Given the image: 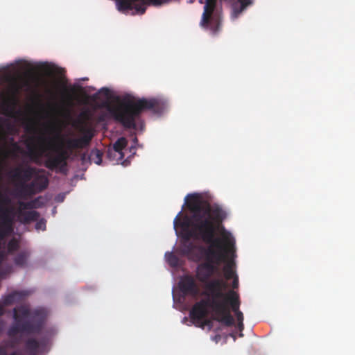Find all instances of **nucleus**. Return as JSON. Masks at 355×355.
<instances>
[{
    "instance_id": "f257e3e1",
    "label": "nucleus",
    "mask_w": 355,
    "mask_h": 355,
    "mask_svg": "<svg viewBox=\"0 0 355 355\" xmlns=\"http://www.w3.org/2000/svg\"><path fill=\"white\" fill-rule=\"evenodd\" d=\"M224 245L219 242L207 243L208 246L195 245L192 242H184L180 245L181 253L195 261L204 260L196 268V277L204 284L205 291L201 295H222V290L227 287L226 282L221 279L211 277L218 271V266L225 261L227 257L235 256V241L230 233L223 235Z\"/></svg>"
},
{
    "instance_id": "f03ea898",
    "label": "nucleus",
    "mask_w": 355,
    "mask_h": 355,
    "mask_svg": "<svg viewBox=\"0 0 355 355\" xmlns=\"http://www.w3.org/2000/svg\"><path fill=\"white\" fill-rule=\"evenodd\" d=\"M187 206L191 213L190 218H180L182 211L175 216L173 224L175 228L178 226L186 230L183 238L184 242H189L193 238L205 243L219 242L216 238V232L220 223L225 218V212L218 206H211L210 203L203 200L199 194H189L185 198Z\"/></svg>"
},
{
    "instance_id": "7ed1b4c3",
    "label": "nucleus",
    "mask_w": 355,
    "mask_h": 355,
    "mask_svg": "<svg viewBox=\"0 0 355 355\" xmlns=\"http://www.w3.org/2000/svg\"><path fill=\"white\" fill-rule=\"evenodd\" d=\"M93 136L94 135L90 129L85 130L83 136L80 138L64 139L58 134L54 139L58 141V144L50 145V149L54 154L47 153L45 155V166L51 171L56 169L60 173L66 174L67 172V159L70 155L69 150L87 147L90 144Z\"/></svg>"
},
{
    "instance_id": "20e7f679",
    "label": "nucleus",
    "mask_w": 355,
    "mask_h": 355,
    "mask_svg": "<svg viewBox=\"0 0 355 355\" xmlns=\"http://www.w3.org/2000/svg\"><path fill=\"white\" fill-rule=\"evenodd\" d=\"M164 110V103L157 98H141L137 101L128 100L120 105L109 108V112L115 121L125 128L137 129L136 121L144 110H150L155 114H161Z\"/></svg>"
},
{
    "instance_id": "39448f33",
    "label": "nucleus",
    "mask_w": 355,
    "mask_h": 355,
    "mask_svg": "<svg viewBox=\"0 0 355 355\" xmlns=\"http://www.w3.org/2000/svg\"><path fill=\"white\" fill-rule=\"evenodd\" d=\"M207 299H202L197 302L189 313V317L193 324L200 322L207 316V308H210L214 313V319L227 327L234 324V318L229 313L223 302L217 300L214 295H203Z\"/></svg>"
},
{
    "instance_id": "423d86ee",
    "label": "nucleus",
    "mask_w": 355,
    "mask_h": 355,
    "mask_svg": "<svg viewBox=\"0 0 355 355\" xmlns=\"http://www.w3.org/2000/svg\"><path fill=\"white\" fill-rule=\"evenodd\" d=\"M30 316L28 308L21 306L13 309V318L16 321L8 330L10 338L16 336L19 333L28 334H39L42 331L45 324V316L42 311L35 310L28 320L20 323V318Z\"/></svg>"
},
{
    "instance_id": "0eeeda50",
    "label": "nucleus",
    "mask_w": 355,
    "mask_h": 355,
    "mask_svg": "<svg viewBox=\"0 0 355 355\" xmlns=\"http://www.w3.org/2000/svg\"><path fill=\"white\" fill-rule=\"evenodd\" d=\"M40 170L36 167L30 165H19L14 168L10 172V177L13 182H15L19 185L18 195L23 198L26 191L24 189V184H28L32 181L33 177L36 173H40Z\"/></svg>"
},
{
    "instance_id": "6e6552de",
    "label": "nucleus",
    "mask_w": 355,
    "mask_h": 355,
    "mask_svg": "<svg viewBox=\"0 0 355 355\" xmlns=\"http://www.w3.org/2000/svg\"><path fill=\"white\" fill-rule=\"evenodd\" d=\"M22 87L17 83H13L11 86L10 92L3 96L2 101L0 103V114L7 116H14L19 100L17 95Z\"/></svg>"
},
{
    "instance_id": "1a4fd4ad",
    "label": "nucleus",
    "mask_w": 355,
    "mask_h": 355,
    "mask_svg": "<svg viewBox=\"0 0 355 355\" xmlns=\"http://www.w3.org/2000/svg\"><path fill=\"white\" fill-rule=\"evenodd\" d=\"M216 0H206L204 12L202 16L201 24L205 27H209L214 34L219 31L220 22L218 17L213 15L216 7Z\"/></svg>"
},
{
    "instance_id": "9d476101",
    "label": "nucleus",
    "mask_w": 355,
    "mask_h": 355,
    "mask_svg": "<svg viewBox=\"0 0 355 355\" xmlns=\"http://www.w3.org/2000/svg\"><path fill=\"white\" fill-rule=\"evenodd\" d=\"M49 185V179L45 175L36 173L32 181L28 184H24V189L26 193L23 198L30 197L45 190Z\"/></svg>"
},
{
    "instance_id": "9b49d317",
    "label": "nucleus",
    "mask_w": 355,
    "mask_h": 355,
    "mask_svg": "<svg viewBox=\"0 0 355 355\" xmlns=\"http://www.w3.org/2000/svg\"><path fill=\"white\" fill-rule=\"evenodd\" d=\"M217 300L225 303V308L230 315L232 314L230 313L229 305L231 306L232 311H234L235 314L240 311V300L239 294L232 290L229 291L227 293H225L224 290H222V295L217 297Z\"/></svg>"
},
{
    "instance_id": "f8f14e48",
    "label": "nucleus",
    "mask_w": 355,
    "mask_h": 355,
    "mask_svg": "<svg viewBox=\"0 0 355 355\" xmlns=\"http://www.w3.org/2000/svg\"><path fill=\"white\" fill-rule=\"evenodd\" d=\"M40 218V214L37 211H19L18 218L19 220L24 224H28L32 221H37L35 224V229L37 230H46V220L44 218L38 220Z\"/></svg>"
},
{
    "instance_id": "ddd939ff",
    "label": "nucleus",
    "mask_w": 355,
    "mask_h": 355,
    "mask_svg": "<svg viewBox=\"0 0 355 355\" xmlns=\"http://www.w3.org/2000/svg\"><path fill=\"white\" fill-rule=\"evenodd\" d=\"M179 288L185 295L196 297L199 295V288L191 275L184 276L179 282Z\"/></svg>"
},
{
    "instance_id": "4468645a",
    "label": "nucleus",
    "mask_w": 355,
    "mask_h": 355,
    "mask_svg": "<svg viewBox=\"0 0 355 355\" xmlns=\"http://www.w3.org/2000/svg\"><path fill=\"white\" fill-rule=\"evenodd\" d=\"M46 342L44 339L38 340L34 338H28L25 342V349L28 355H37L45 352Z\"/></svg>"
},
{
    "instance_id": "2eb2a0df",
    "label": "nucleus",
    "mask_w": 355,
    "mask_h": 355,
    "mask_svg": "<svg viewBox=\"0 0 355 355\" xmlns=\"http://www.w3.org/2000/svg\"><path fill=\"white\" fill-rule=\"evenodd\" d=\"M13 224V208L10 207H0V227L11 232Z\"/></svg>"
},
{
    "instance_id": "dca6fc26",
    "label": "nucleus",
    "mask_w": 355,
    "mask_h": 355,
    "mask_svg": "<svg viewBox=\"0 0 355 355\" xmlns=\"http://www.w3.org/2000/svg\"><path fill=\"white\" fill-rule=\"evenodd\" d=\"M26 296L24 292L15 291L3 297L2 304L3 306H9L15 302H19Z\"/></svg>"
},
{
    "instance_id": "f3484780",
    "label": "nucleus",
    "mask_w": 355,
    "mask_h": 355,
    "mask_svg": "<svg viewBox=\"0 0 355 355\" xmlns=\"http://www.w3.org/2000/svg\"><path fill=\"white\" fill-rule=\"evenodd\" d=\"M234 262L228 261L227 263L225 266L223 270L225 273V277L227 280L231 279L234 278L235 275V272L233 269Z\"/></svg>"
},
{
    "instance_id": "a211bd4d",
    "label": "nucleus",
    "mask_w": 355,
    "mask_h": 355,
    "mask_svg": "<svg viewBox=\"0 0 355 355\" xmlns=\"http://www.w3.org/2000/svg\"><path fill=\"white\" fill-rule=\"evenodd\" d=\"M27 258L28 254L26 252H20L15 257L14 259L15 263L17 266L24 267L26 264Z\"/></svg>"
},
{
    "instance_id": "6ab92c4d",
    "label": "nucleus",
    "mask_w": 355,
    "mask_h": 355,
    "mask_svg": "<svg viewBox=\"0 0 355 355\" xmlns=\"http://www.w3.org/2000/svg\"><path fill=\"white\" fill-rule=\"evenodd\" d=\"M126 146H127L126 139L125 137H120L114 144L113 148L116 152L121 153L122 150L124 149Z\"/></svg>"
},
{
    "instance_id": "aec40b11",
    "label": "nucleus",
    "mask_w": 355,
    "mask_h": 355,
    "mask_svg": "<svg viewBox=\"0 0 355 355\" xmlns=\"http://www.w3.org/2000/svg\"><path fill=\"white\" fill-rule=\"evenodd\" d=\"M165 257L171 266L175 267L178 265L179 259L173 252H166Z\"/></svg>"
},
{
    "instance_id": "412c9836",
    "label": "nucleus",
    "mask_w": 355,
    "mask_h": 355,
    "mask_svg": "<svg viewBox=\"0 0 355 355\" xmlns=\"http://www.w3.org/2000/svg\"><path fill=\"white\" fill-rule=\"evenodd\" d=\"M19 248V243L17 240L15 239H11L8 243V252L11 253L16 250H17Z\"/></svg>"
},
{
    "instance_id": "4be33fe9",
    "label": "nucleus",
    "mask_w": 355,
    "mask_h": 355,
    "mask_svg": "<svg viewBox=\"0 0 355 355\" xmlns=\"http://www.w3.org/2000/svg\"><path fill=\"white\" fill-rule=\"evenodd\" d=\"M19 207L22 209H31L35 207V200H32L29 202H19Z\"/></svg>"
},
{
    "instance_id": "5701e85b",
    "label": "nucleus",
    "mask_w": 355,
    "mask_h": 355,
    "mask_svg": "<svg viewBox=\"0 0 355 355\" xmlns=\"http://www.w3.org/2000/svg\"><path fill=\"white\" fill-rule=\"evenodd\" d=\"M10 203V198L0 192V207H4Z\"/></svg>"
},
{
    "instance_id": "b1692460",
    "label": "nucleus",
    "mask_w": 355,
    "mask_h": 355,
    "mask_svg": "<svg viewBox=\"0 0 355 355\" xmlns=\"http://www.w3.org/2000/svg\"><path fill=\"white\" fill-rule=\"evenodd\" d=\"M194 325L197 327H200L202 329H204L205 326H209L211 328L212 326V322L209 319L204 318L202 319V320H200V322H196Z\"/></svg>"
},
{
    "instance_id": "393cba45",
    "label": "nucleus",
    "mask_w": 355,
    "mask_h": 355,
    "mask_svg": "<svg viewBox=\"0 0 355 355\" xmlns=\"http://www.w3.org/2000/svg\"><path fill=\"white\" fill-rule=\"evenodd\" d=\"M244 10L245 9H243L241 6L239 8H237L236 6H234L233 11L232 13V17L233 19H236Z\"/></svg>"
},
{
    "instance_id": "a878e982",
    "label": "nucleus",
    "mask_w": 355,
    "mask_h": 355,
    "mask_svg": "<svg viewBox=\"0 0 355 355\" xmlns=\"http://www.w3.org/2000/svg\"><path fill=\"white\" fill-rule=\"evenodd\" d=\"M149 2L154 6H160L168 3L170 0H148Z\"/></svg>"
},
{
    "instance_id": "bb28decb",
    "label": "nucleus",
    "mask_w": 355,
    "mask_h": 355,
    "mask_svg": "<svg viewBox=\"0 0 355 355\" xmlns=\"http://www.w3.org/2000/svg\"><path fill=\"white\" fill-rule=\"evenodd\" d=\"M238 1L241 4V7L243 8V9H245V8L252 4V1L251 0H238Z\"/></svg>"
},
{
    "instance_id": "cd10ccee",
    "label": "nucleus",
    "mask_w": 355,
    "mask_h": 355,
    "mask_svg": "<svg viewBox=\"0 0 355 355\" xmlns=\"http://www.w3.org/2000/svg\"><path fill=\"white\" fill-rule=\"evenodd\" d=\"M235 315H236L238 322H243V315L241 311L239 312L236 313Z\"/></svg>"
},
{
    "instance_id": "c85d7f7f",
    "label": "nucleus",
    "mask_w": 355,
    "mask_h": 355,
    "mask_svg": "<svg viewBox=\"0 0 355 355\" xmlns=\"http://www.w3.org/2000/svg\"><path fill=\"white\" fill-rule=\"evenodd\" d=\"M237 327L241 332L239 336L242 337L243 336V334H242V331L244 329L243 322H238Z\"/></svg>"
},
{
    "instance_id": "c756f323",
    "label": "nucleus",
    "mask_w": 355,
    "mask_h": 355,
    "mask_svg": "<svg viewBox=\"0 0 355 355\" xmlns=\"http://www.w3.org/2000/svg\"><path fill=\"white\" fill-rule=\"evenodd\" d=\"M239 286V278L237 276H235L233 278L232 287L233 288H237Z\"/></svg>"
},
{
    "instance_id": "7c9ffc66",
    "label": "nucleus",
    "mask_w": 355,
    "mask_h": 355,
    "mask_svg": "<svg viewBox=\"0 0 355 355\" xmlns=\"http://www.w3.org/2000/svg\"><path fill=\"white\" fill-rule=\"evenodd\" d=\"M135 8L141 14H144L146 11V8L144 6H137Z\"/></svg>"
},
{
    "instance_id": "2f4dec72",
    "label": "nucleus",
    "mask_w": 355,
    "mask_h": 355,
    "mask_svg": "<svg viewBox=\"0 0 355 355\" xmlns=\"http://www.w3.org/2000/svg\"><path fill=\"white\" fill-rule=\"evenodd\" d=\"M49 111L46 112L47 114L49 112H55L56 110V106L55 105H49Z\"/></svg>"
},
{
    "instance_id": "473e14b6",
    "label": "nucleus",
    "mask_w": 355,
    "mask_h": 355,
    "mask_svg": "<svg viewBox=\"0 0 355 355\" xmlns=\"http://www.w3.org/2000/svg\"><path fill=\"white\" fill-rule=\"evenodd\" d=\"M96 156H97L98 160L96 162V163L97 164H100L102 162V159H101V155L99 151L97 152Z\"/></svg>"
},
{
    "instance_id": "72a5a7b5",
    "label": "nucleus",
    "mask_w": 355,
    "mask_h": 355,
    "mask_svg": "<svg viewBox=\"0 0 355 355\" xmlns=\"http://www.w3.org/2000/svg\"><path fill=\"white\" fill-rule=\"evenodd\" d=\"M0 355H7V351L3 347H0Z\"/></svg>"
},
{
    "instance_id": "f704fd0d",
    "label": "nucleus",
    "mask_w": 355,
    "mask_h": 355,
    "mask_svg": "<svg viewBox=\"0 0 355 355\" xmlns=\"http://www.w3.org/2000/svg\"><path fill=\"white\" fill-rule=\"evenodd\" d=\"M4 306L3 304H0V316H2L5 313Z\"/></svg>"
},
{
    "instance_id": "c9c22d12",
    "label": "nucleus",
    "mask_w": 355,
    "mask_h": 355,
    "mask_svg": "<svg viewBox=\"0 0 355 355\" xmlns=\"http://www.w3.org/2000/svg\"><path fill=\"white\" fill-rule=\"evenodd\" d=\"M23 86L28 87V89L31 87V83L28 80H25L23 83Z\"/></svg>"
},
{
    "instance_id": "e433bc0d",
    "label": "nucleus",
    "mask_w": 355,
    "mask_h": 355,
    "mask_svg": "<svg viewBox=\"0 0 355 355\" xmlns=\"http://www.w3.org/2000/svg\"><path fill=\"white\" fill-rule=\"evenodd\" d=\"M29 155L30 156H33L35 155V151L33 148H29Z\"/></svg>"
},
{
    "instance_id": "4c0bfd02",
    "label": "nucleus",
    "mask_w": 355,
    "mask_h": 355,
    "mask_svg": "<svg viewBox=\"0 0 355 355\" xmlns=\"http://www.w3.org/2000/svg\"><path fill=\"white\" fill-rule=\"evenodd\" d=\"M13 147H14V148H15L16 150H19V146H18V144H16V143H15V144H13Z\"/></svg>"
},
{
    "instance_id": "58836bf2",
    "label": "nucleus",
    "mask_w": 355,
    "mask_h": 355,
    "mask_svg": "<svg viewBox=\"0 0 355 355\" xmlns=\"http://www.w3.org/2000/svg\"><path fill=\"white\" fill-rule=\"evenodd\" d=\"M230 336L234 338V340H236V336H235L234 333H232L230 334Z\"/></svg>"
},
{
    "instance_id": "ea45409f",
    "label": "nucleus",
    "mask_w": 355,
    "mask_h": 355,
    "mask_svg": "<svg viewBox=\"0 0 355 355\" xmlns=\"http://www.w3.org/2000/svg\"><path fill=\"white\" fill-rule=\"evenodd\" d=\"M9 355H18L17 352H14L10 353Z\"/></svg>"
},
{
    "instance_id": "a19ab883",
    "label": "nucleus",
    "mask_w": 355,
    "mask_h": 355,
    "mask_svg": "<svg viewBox=\"0 0 355 355\" xmlns=\"http://www.w3.org/2000/svg\"><path fill=\"white\" fill-rule=\"evenodd\" d=\"M102 90H105L106 92H108L109 90L107 88H103Z\"/></svg>"
},
{
    "instance_id": "79ce46f5",
    "label": "nucleus",
    "mask_w": 355,
    "mask_h": 355,
    "mask_svg": "<svg viewBox=\"0 0 355 355\" xmlns=\"http://www.w3.org/2000/svg\"><path fill=\"white\" fill-rule=\"evenodd\" d=\"M33 78H34L37 82H38V80H39V78H37V77H35V76H34V77H33Z\"/></svg>"
},
{
    "instance_id": "37998d69",
    "label": "nucleus",
    "mask_w": 355,
    "mask_h": 355,
    "mask_svg": "<svg viewBox=\"0 0 355 355\" xmlns=\"http://www.w3.org/2000/svg\"><path fill=\"white\" fill-rule=\"evenodd\" d=\"M134 141H135V142H137V137H135V138L134 139Z\"/></svg>"
}]
</instances>
